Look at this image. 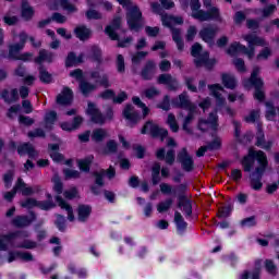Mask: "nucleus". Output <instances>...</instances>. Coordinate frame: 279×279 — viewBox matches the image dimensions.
Instances as JSON below:
<instances>
[{
  "mask_svg": "<svg viewBox=\"0 0 279 279\" xmlns=\"http://www.w3.org/2000/svg\"><path fill=\"white\" fill-rule=\"evenodd\" d=\"M257 162L258 167L254 169V163ZM241 165L245 173H250V182L253 191H260L263 189V175L269 167V160L267 159V154L263 150H254L250 148L247 155L241 159Z\"/></svg>",
  "mask_w": 279,
  "mask_h": 279,
  "instance_id": "obj_1",
  "label": "nucleus"
},
{
  "mask_svg": "<svg viewBox=\"0 0 279 279\" xmlns=\"http://www.w3.org/2000/svg\"><path fill=\"white\" fill-rule=\"evenodd\" d=\"M159 187L163 195H177L178 208H183L185 217H193V201L186 196L189 183H181L174 186H171L169 183H161Z\"/></svg>",
  "mask_w": 279,
  "mask_h": 279,
  "instance_id": "obj_2",
  "label": "nucleus"
},
{
  "mask_svg": "<svg viewBox=\"0 0 279 279\" xmlns=\"http://www.w3.org/2000/svg\"><path fill=\"white\" fill-rule=\"evenodd\" d=\"M208 88L213 97L216 99V107L214 111L209 113L207 119H201L198 121V128H201V125H210L211 130L217 132V130H219V108H223V106H226V98L220 94V92L223 90V86H221L219 83H216L208 85Z\"/></svg>",
  "mask_w": 279,
  "mask_h": 279,
  "instance_id": "obj_3",
  "label": "nucleus"
},
{
  "mask_svg": "<svg viewBox=\"0 0 279 279\" xmlns=\"http://www.w3.org/2000/svg\"><path fill=\"white\" fill-rule=\"evenodd\" d=\"M191 56L194 58L193 62L196 69L204 66L206 71H213L217 66V59L210 58V52L208 50L204 51V47L199 43L192 45Z\"/></svg>",
  "mask_w": 279,
  "mask_h": 279,
  "instance_id": "obj_4",
  "label": "nucleus"
},
{
  "mask_svg": "<svg viewBox=\"0 0 279 279\" xmlns=\"http://www.w3.org/2000/svg\"><path fill=\"white\" fill-rule=\"evenodd\" d=\"M258 75H260V68L256 65L253 68L251 76L243 81V86L246 88V90L254 88V99L263 104L266 97L265 90H263V88H265V81H263V78Z\"/></svg>",
  "mask_w": 279,
  "mask_h": 279,
  "instance_id": "obj_5",
  "label": "nucleus"
},
{
  "mask_svg": "<svg viewBox=\"0 0 279 279\" xmlns=\"http://www.w3.org/2000/svg\"><path fill=\"white\" fill-rule=\"evenodd\" d=\"M122 8H128L126 24L131 32H141L143 29V12L138 5L132 7V0H117Z\"/></svg>",
  "mask_w": 279,
  "mask_h": 279,
  "instance_id": "obj_6",
  "label": "nucleus"
},
{
  "mask_svg": "<svg viewBox=\"0 0 279 279\" xmlns=\"http://www.w3.org/2000/svg\"><path fill=\"white\" fill-rule=\"evenodd\" d=\"M86 114L95 125H106L107 121L114 120V109L112 107H107L104 114L101 109L93 101L87 104Z\"/></svg>",
  "mask_w": 279,
  "mask_h": 279,
  "instance_id": "obj_7",
  "label": "nucleus"
},
{
  "mask_svg": "<svg viewBox=\"0 0 279 279\" xmlns=\"http://www.w3.org/2000/svg\"><path fill=\"white\" fill-rule=\"evenodd\" d=\"M141 134H148L150 138H160V141H165V138L169 136V131L160 128V125L156 124L154 120H147L141 129Z\"/></svg>",
  "mask_w": 279,
  "mask_h": 279,
  "instance_id": "obj_8",
  "label": "nucleus"
},
{
  "mask_svg": "<svg viewBox=\"0 0 279 279\" xmlns=\"http://www.w3.org/2000/svg\"><path fill=\"white\" fill-rule=\"evenodd\" d=\"M192 16L199 21L201 23H206V21H214L215 23H222L223 17L221 16V10L218 7H208L206 11H198L192 13Z\"/></svg>",
  "mask_w": 279,
  "mask_h": 279,
  "instance_id": "obj_9",
  "label": "nucleus"
},
{
  "mask_svg": "<svg viewBox=\"0 0 279 279\" xmlns=\"http://www.w3.org/2000/svg\"><path fill=\"white\" fill-rule=\"evenodd\" d=\"M16 239H29V231L16 230L0 235V252H8V245H13Z\"/></svg>",
  "mask_w": 279,
  "mask_h": 279,
  "instance_id": "obj_10",
  "label": "nucleus"
},
{
  "mask_svg": "<svg viewBox=\"0 0 279 279\" xmlns=\"http://www.w3.org/2000/svg\"><path fill=\"white\" fill-rule=\"evenodd\" d=\"M17 38L19 43L9 46V54L7 56L9 60L17 61L19 57L21 56V51H23L25 49V45H27L29 35H27L25 31H22L19 33Z\"/></svg>",
  "mask_w": 279,
  "mask_h": 279,
  "instance_id": "obj_11",
  "label": "nucleus"
},
{
  "mask_svg": "<svg viewBox=\"0 0 279 279\" xmlns=\"http://www.w3.org/2000/svg\"><path fill=\"white\" fill-rule=\"evenodd\" d=\"M123 119L128 122L129 128H136L141 123L143 116L137 110H134L132 104H126L122 111Z\"/></svg>",
  "mask_w": 279,
  "mask_h": 279,
  "instance_id": "obj_12",
  "label": "nucleus"
},
{
  "mask_svg": "<svg viewBox=\"0 0 279 279\" xmlns=\"http://www.w3.org/2000/svg\"><path fill=\"white\" fill-rule=\"evenodd\" d=\"M38 219V216L36 215V211L31 210L28 211V215H17L15 216L11 223L14 226V228H29L34 221Z\"/></svg>",
  "mask_w": 279,
  "mask_h": 279,
  "instance_id": "obj_13",
  "label": "nucleus"
},
{
  "mask_svg": "<svg viewBox=\"0 0 279 279\" xmlns=\"http://www.w3.org/2000/svg\"><path fill=\"white\" fill-rule=\"evenodd\" d=\"M177 160L180 162L183 171H186V173H191V171L195 169V161L189 154L186 147H183L181 151L178 153Z\"/></svg>",
  "mask_w": 279,
  "mask_h": 279,
  "instance_id": "obj_14",
  "label": "nucleus"
},
{
  "mask_svg": "<svg viewBox=\"0 0 279 279\" xmlns=\"http://www.w3.org/2000/svg\"><path fill=\"white\" fill-rule=\"evenodd\" d=\"M219 28L213 26H205L198 32V37L206 43L208 47H215V38H217V33Z\"/></svg>",
  "mask_w": 279,
  "mask_h": 279,
  "instance_id": "obj_15",
  "label": "nucleus"
},
{
  "mask_svg": "<svg viewBox=\"0 0 279 279\" xmlns=\"http://www.w3.org/2000/svg\"><path fill=\"white\" fill-rule=\"evenodd\" d=\"M228 56H238V53H244L248 58H254V46H250V48L245 47L239 41L232 43L227 49Z\"/></svg>",
  "mask_w": 279,
  "mask_h": 279,
  "instance_id": "obj_16",
  "label": "nucleus"
},
{
  "mask_svg": "<svg viewBox=\"0 0 279 279\" xmlns=\"http://www.w3.org/2000/svg\"><path fill=\"white\" fill-rule=\"evenodd\" d=\"M171 105L173 108H181L182 110H191V108H197L195 104L191 102V99H189V95H186V93H182L177 98H172Z\"/></svg>",
  "mask_w": 279,
  "mask_h": 279,
  "instance_id": "obj_17",
  "label": "nucleus"
},
{
  "mask_svg": "<svg viewBox=\"0 0 279 279\" xmlns=\"http://www.w3.org/2000/svg\"><path fill=\"white\" fill-rule=\"evenodd\" d=\"M119 29H121V16H116L111 21L110 25L105 27V34L110 40H119Z\"/></svg>",
  "mask_w": 279,
  "mask_h": 279,
  "instance_id": "obj_18",
  "label": "nucleus"
},
{
  "mask_svg": "<svg viewBox=\"0 0 279 279\" xmlns=\"http://www.w3.org/2000/svg\"><path fill=\"white\" fill-rule=\"evenodd\" d=\"M49 10H66L68 12H77V7L71 4L69 0H49L48 1Z\"/></svg>",
  "mask_w": 279,
  "mask_h": 279,
  "instance_id": "obj_19",
  "label": "nucleus"
},
{
  "mask_svg": "<svg viewBox=\"0 0 279 279\" xmlns=\"http://www.w3.org/2000/svg\"><path fill=\"white\" fill-rule=\"evenodd\" d=\"M87 60H90V62H96L97 66H101V64H104V50H101L99 45L90 46Z\"/></svg>",
  "mask_w": 279,
  "mask_h": 279,
  "instance_id": "obj_20",
  "label": "nucleus"
},
{
  "mask_svg": "<svg viewBox=\"0 0 279 279\" xmlns=\"http://www.w3.org/2000/svg\"><path fill=\"white\" fill-rule=\"evenodd\" d=\"M158 84H165L168 86V90L175 92L180 88V83L178 78L173 77L171 74H160L157 78Z\"/></svg>",
  "mask_w": 279,
  "mask_h": 279,
  "instance_id": "obj_21",
  "label": "nucleus"
},
{
  "mask_svg": "<svg viewBox=\"0 0 279 279\" xmlns=\"http://www.w3.org/2000/svg\"><path fill=\"white\" fill-rule=\"evenodd\" d=\"M56 101L58 106H71L73 104V89L63 87L61 93L57 95Z\"/></svg>",
  "mask_w": 279,
  "mask_h": 279,
  "instance_id": "obj_22",
  "label": "nucleus"
},
{
  "mask_svg": "<svg viewBox=\"0 0 279 279\" xmlns=\"http://www.w3.org/2000/svg\"><path fill=\"white\" fill-rule=\"evenodd\" d=\"M175 8L173 0H159V2H151L150 10L154 14H162V10H172Z\"/></svg>",
  "mask_w": 279,
  "mask_h": 279,
  "instance_id": "obj_23",
  "label": "nucleus"
},
{
  "mask_svg": "<svg viewBox=\"0 0 279 279\" xmlns=\"http://www.w3.org/2000/svg\"><path fill=\"white\" fill-rule=\"evenodd\" d=\"M157 160H165L167 165L175 162V150L173 148L168 151L165 148H158L155 153Z\"/></svg>",
  "mask_w": 279,
  "mask_h": 279,
  "instance_id": "obj_24",
  "label": "nucleus"
},
{
  "mask_svg": "<svg viewBox=\"0 0 279 279\" xmlns=\"http://www.w3.org/2000/svg\"><path fill=\"white\" fill-rule=\"evenodd\" d=\"M256 147H260V149H265V151H271V147H274V141L268 140L265 141V132H263V129L258 128L256 133Z\"/></svg>",
  "mask_w": 279,
  "mask_h": 279,
  "instance_id": "obj_25",
  "label": "nucleus"
},
{
  "mask_svg": "<svg viewBox=\"0 0 279 279\" xmlns=\"http://www.w3.org/2000/svg\"><path fill=\"white\" fill-rule=\"evenodd\" d=\"M154 75H156V62L148 60L141 71V77L144 82H149L154 80Z\"/></svg>",
  "mask_w": 279,
  "mask_h": 279,
  "instance_id": "obj_26",
  "label": "nucleus"
},
{
  "mask_svg": "<svg viewBox=\"0 0 279 279\" xmlns=\"http://www.w3.org/2000/svg\"><path fill=\"white\" fill-rule=\"evenodd\" d=\"M17 154H19V156L27 155L28 158H31V160H34V158L38 157V151L34 147V145H32L29 142H25V143L19 145Z\"/></svg>",
  "mask_w": 279,
  "mask_h": 279,
  "instance_id": "obj_27",
  "label": "nucleus"
},
{
  "mask_svg": "<svg viewBox=\"0 0 279 279\" xmlns=\"http://www.w3.org/2000/svg\"><path fill=\"white\" fill-rule=\"evenodd\" d=\"M77 213V221L80 223H86L88 219H90V215H93V206L87 204H80L76 209Z\"/></svg>",
  "mask_w": 279,
  "mask_h": 279,
  "instance_id": "obj_28",
  "label": "nucleus"
},
{
  "mask_svg": "<svg viewBox=\"0 0 279 279\" xmlns=\"http://www.w3.org/2000/svg\"><path fill=\"white\" fill-rule=\"evenodd\" d=\"M16 258L24 260V263H32V260H34V255L29 252L10 251L8 256V263H14Z\"/></svg>",
  "mask_w": 279,
  "mask_h": 279,
  "instance_id": "obj_29",
  "label": "nucleus"
},
{
  "mask_svg": "<svg viewBox=\"0 0 279 279\" xmlns=\"http://www.w3.org/2000/svg\"><path fill=\"white\" fill-rule=\"evenodd\" d=\"M89 77L90 80H95V83L104 88H110L111 86L110 78L106 73L101 74L99 71L95 70L89 73Z\"/></svg>",
  "mask_w": 279,
  "mask_h": 279,
  "instance_id": "obj_30",
  "label": "nucleus"
},
{
  "mask_svg": "<svg viewBox=\"0 0 279 279\" xmlns=\"http://www.w3.org/2000/svg\"><path fill=\"white\" fill-rule=\"evenodd\" d=\"M53 58H56V53L48 51L47 49H40L38 56L34 59V62L35 64L43 66V62L51 64L53 62Z\"/></svg>",
  "mask_w": 279,
  "mask_h": 279,
  "instance_id": "obj_31",
  "label": "nucleus"
},
{
  "mask_svg": "<svg viewBox=\"0 0 279 279\" xmlns=\"http://www.w3.org/2000/svg\"><path fill=\"white\" fill-rule=\"evenodd\" d=\"M195 112H197V107H192L191 109H187V116L183 120L182 130L186 134H193V129H191L189 125L193 123L195 120Z\"/></svg>",
  "mask_w": 279,
  "mask_h": 279,
  "instance_id": "obj_32",
  "label": "nucleus"
},
{
  "mask_svg": "<svg viewBox=\"0 0 279 279\" xmlns=\"http://www.w3.org/2000/svg\"><path fill=\"white\" fill-rule=\"evenodd\" d=\"M73 33L75 38H77L82 43H86V40H88L90 38V35L93 34L90 28H87L86 25H77L74 28Z\"/></svg>",
  "mask_w": 279,
  "mask_h": 279,
  "instance_id": "obj_33",
  "label": "nucleus"
},
{
  "mask_svg": "<svg viewBox=\"0 0 279 279\" xmlns=\"http://www.w3.org/2000/svg\"><path fill=\"white\" fill-rule=\"evenodd\" d=\"M34 14H36L34 7L29 5V2L24 0L22 2V9H21V16L23 21H25L26 23H29V21L34 19Z\"/></svg>",
  "mask_w": 279,
  "mask_h": 279,
  "instance_id": "obj_34",
  "label": "nucleus"
},
{
  "mask_svg": "<svg viewBox=\"0 0 279 279\" xmlns=\"http://www.w3.org/2000/svg\"><path fill=\"white\" fill-rule=\"evenodd\" d=\"M54 199L60 208H62V210H66L68 219L70 221H75V214H73V207L71 206V204L66 203V201H64V198H62V196L60 195H57Z\"/></svg>",
  "mask_w": 279,
  "mask_h": 279,
  "instance_id": "obj_35",
  "label": "nucleus"
},
{
  "mask_svg": "<svg viewBox=\"0 0 279 279\" xmlns=\"http://www.w3.org/2000/svg\"><path fill=\"white\" fill-rule=\"evenodd\" d=\"M22 208H27V210H32V208H39L40 210H44L47 208V205L45 203H41L40 201H37L36 198L28 197L25 201L21 202Z\"/></svg>",
  "mask_w": 279,
  "mask_h": 279,
  "instance_id": "obj_36",
  "label": "nucleus"
},
{
  "mask_svg": "<svg viewBox=\"0 0 279 279\" xmlns=\"http://www.w3.org/2000/svg\"><path fill=\"white\" fill-rule=\"evenodd\" d=\"M78 88L83 97H90V93H94V90H97V85L92 84L88 81H81L78 84Z\"/></svg>",
  "mask_w": 279,
  "mask_h": 279,
  "instance_id": "obj_37",
  "label": "nucleus"
},
{
  "mask_svg": "<svg viewBox=\"0 0 279 279\" xmlns=\"http://www.w3.org/2000/svg\"><path fill=\"white\" fill-rule=\"evenodd\" d=\"M221 82L225 88H228L229 90H234V88H236V78L233 75H230L228 73H222Z\"/></svg>",
  "mask_w": 279,
  "mask_h": 279,
  "instance_id": "obj_38",
  "label": "nucleus"
},
{
  "mask_svg": "<svg viewBox=\"0 0 279 279\" xmlns=\"http://www.w3.org/2000/svg\"><path fill=\"white\" fill-rule=\"evenodd\" d=\"M172 40L175 43L178 51H184V39H182L180 28H172Z\"/></svg>",
  "mask_w": 279,
  "mask_h": 279,
  "instance_id": "obj_39",
  "label": "nucleus"
},
{
  "mask_svg": "<svg viewBox=\"0 0 279 279\" xmlns=\"http://www.w3.org/2000/svg\"><path fill=\"white\" fill-rule=\"evenodd\" d=\"M245 40L246 43H248V47H254V46L265 47V45H267V43L265 41V38H262L256 35H246Z\"/></svg>",
  "mask_w": 279,
  "mask_h": 279,
  "instance_id": "obj_40",
  "label": "nucleus"
},
{
  "mask_svg": "<svg viewBox=\"0 0 279 279\" xmlns=\"http://www.w3.org/2000/svg\"><path fill=\"white\" fill-rule=\"evenodd\" d=\"M38 71L39 81L41 84H51V82H53V76L51 75V73H49V71H47V69H45V65H39Z\"/></svg>",
  "mask_w": 279,
  "mask_h": 279,
  "instance_id": "obj_41",
  "label": "nucleus"
},
{
  "mask_svg": "<svg viewBox=\"0 0 279 279\" xmlns=\"http://www.w3.org/2000/svg\"><path fill=\"white\" fill-rule=\"evenodd\" d=\"M21 186H23V182L21 181V178H19L13 189L4 193L3 198L7 202H14V197H16V192L19 191V189H21Z\"/></svg>",
  "mask_w": 279,
  "mask_h": 279,
  "instance_id": "obj_42",
  "label": "nucleus"
},
{
  "mask_svg": "<svg viewBox=\"0 0 279 279\" xmlns=\"http://www.w3.org/2000/svg\"><path fill=\"white\" fill-rule=\"evenodd\" d=\"M106 136H108L106 129H95L92 132V141L94 143H102V141L106 140Z\"/></svg>",
  "mask_w": 279,
  "mask_h": 279,
  "instance_id": "obj_43",
  "label": "nucleus"
},
{
  "mask_svg": "<svg viewBox=\"0 0 279 279\" xmlns=\"http://www.w3.org/2000/svg\"><path fill=\"white\" fill-rule=\"evenodd\" d=\"M160 162H155L151 167V183L154 186L160 184Z\"/></svg>",
  "mask_w": 279,
  "mask_h": 279,
  "instance_id": "obj_44",
  "label": "nucleus"
},
{
  "mask_svg": "<svg viewBox=\"0 0 279 279\" xmlns=\"http://www.w3.org/2000/svg\"><path fill=\"white\" fill-rule=\"evenodd\" d=\"M265 106H266V111H265L266 121H274L277 114L276 106L271 101H266Z\"/></svg>",
  "mask_w": 279,
  "mask_h": 279,
  "instance_id": "obj_45",
  "label": "nucleus"
},
{
  "mask_svg": "<svg viewBox=\"0 0 279 279\" xmlns=\"http://www.w3.org/2000/svg\"><path fill=\"white\" fill-rule=\"evenodd\" d=\"M54 226L59 232H66V217L62 214H56Z\"/></svg>",
  "mask_w": 279,
  "mask_h": 279,
  "instance_id": "obj_46",
  "label": "nucleus"
},
{
  "mask_svg": "<svg viewBox=\"0 0 279 279\" xmlns=\"http://www.w3.org/2000/svg\"><path fill=\"white\" fill-rule=\"evenodd\" d=\"M158 110H163V112H169L171 110V96L165 95L161 101L156 105Z\"/></svg>",
  "mask_w": 279,
  "mask_h": 279,
  "instance_id": "obj_47",
  "label": "nucleus"
},
{
  "mask_svg": "<svg viewBox=\"0 0 279 279\" xmlns=\"http://www.w3.org/2000/svg\"><path fill=\"white\" fill-rule=\"evenodd\" d=\"M174 221L177 223V230H180L181 232H184V230L189 228V223L184 221V217H182L180 211L174 213Z\"/></svg>",
  "mask_w": 279,
  "mask_h": 279,
  "instance_id": "obj_48",
  "label": "nucleus"
},
{
  "mask_svg": "<svg viewBox=\"0 0 279 279\" xmlns=\"http://www.w3.org/2000/svg\"><path fill=\"white\" fill-rule=\"evenodd\" d=\"M93 165V158L86 157L84 159H81L77 161V166L80 171H83L84 173L90 172V166Z\"/></svg>",
  "mask_w": 279,
  "mask_h": 279,
  "instance_id": "obj_49",
  "label": "nucleus"
},
{
  "mask_svg": "<svg viewBox=\"0 0 279 279\" xmlns=\"http://www.w3.org/2000/svg\"><path fill=\"white\" fill-rule=\"evenodd\" d=\"M117 151H119V144L114 140H109L106 143L104 154H117Z\"/></svg>",
  "mask_w": 279,
  "mask_h": 279,
  "instance_id": "obj_50",
  "label": "nucleus"
},
{
  "mask_svg": "<svg viewBox=\"0 0 279 279\" xmlns=\"http://www.w3.org/2000/svg\"><path fill=\"white\" fill-rule=\"evenodd\" d=\"M232 210L233 207L230 204L221 207L217 213L218 219H228L232 215Z\"/></svg>",
  "mask_w": 279,
  "mask_h": 279,
  "instance_id": "obj_51",
  "label": "nucleus"
},
{
  "mask_svg": "<svg viewBox=\"0 0 279 279\" xmlns=\"http://www.w3.org/2000/svg\"><path fill=\"white\" fill-rule=\"evenodd\" d=\"M167 124L169 125L171 132H180V125L178 124V120L175 119V114L169 113L167 119Z\"/></svg>",
  "mask_w": 279,
  "mask_h": 279,
  "instance_id": "obj_52",
  "label": "nucleus"
},
{
  "mask_svg": "<svg viewBox=\"0 0 279 279\" xmlns=\"http://www.w3.org/2000/svg\"><path fill=\"white\" fill-rule=\"evenodd\" d=\"M17 250H36L38 243L32 240H24L22 243L15 245Z\"/></svg>",
  "mask_w": 279,
  "mask_h": 279,
  "instance_id": "obj_53",
  "label": "nucleus"
},
{
  "mask_svg": "<svg viewBox=\"0 0 279 279\" xmlns=\"http://www.w3.org/2000/svg\"><path fill=\"white\" fill-rule=\"evenodd\" d=\"M265 269L267 274H270V276H276L278 274V266H276L274 259L265 260Z\"/></svg>",
  "mask_w": 279,
  "mask_h": 279,
  "instance_id": "obj_54",
  "label": "nucleus"
},
{
  "mask_svg": "<svg viewBox=\"0 0 279 279\" xmlns=\"http://www.w3.org/2000/svg\"><path fill=\"white\" fill-rule=\"evenodd\" d=\"M2 180L5 189H10L12 186V182H14V170H8L7 173L3 174Z\"/></svg>",
  "mask_w": 279,
  "mask_h": 279,
  "instance_id": "obj_55",
  "label": "nucleus"
},
{
  "mask_svg": "<svg viewBox=\"0 0 279 279\" xmlns=\"http://www.w3.org/2000/svg\"><path fill=\"white\" fill-rule=\"evenodd\" d=\"M205 147H207L208 151H217L221 149V140H219V137H216L211 142H208Z\"/></svg>",
  "mask_w": 279,
  "mask_h": 279,
  "instance_id": "obj_56",
  "label": "nucleus"
},
{
  "mask_svg": "<svg viewBox=\"0 0 279 279\" xmlns=\"http://www.w3.org/2000/svg\"><path fill=\"white\" fill-rule=\"evenodd\" d=\"M247 20V15L243 11H236L233 15L234 25H243Z\"/></svg>",
  "mask_w": 279,
  "mask_h": 279,
  "instance_id": "obj_57",
  "label": "nucleus"
},
{
  "mask_svg": "<svg viewBox=\"0 0 279 279\" xmlns=\"http://www.w3.org/2000/svg\"><path fill=\"white\" fill-rule=\"evenodd\" d=\"M77 66L76 54L73 51H70L65 58V69H71Z\"/></svg>",
  "mask_w": 279,
  "mask_h": 279,
  "instance_id": "obj_58",
  "label": "nucleus"
},
{
  "mask_svg": "<svg viewBox=\"0 0 279 279\" xmlns=\"http://www.w3.org/2000/svg\"><path fill=\"white\" fill-rule=\"evenodd\" d=\"M95 185L105 186L104 178H106V170L101 169L99 172H94Z\"/></svg>",
  "mask_w": 279,
  "mask_h": 279,
  "instance_id": "obj_59",
  "label": "nucleus"
},
{
  "mask_svg": "<svg viewBox=\"0 0 279 279\" xmlns=\"http://www.w3.org/2000/svg\"><path fill=\"white\" fill-rule=\"evenodd\" d=\"M28 138H47V133L45 130L37 128L34 131L27 133Z\"/></svg>",
  "mask_w": 279,
  "mask_h": 279,
  "instance_id": "obj_60",
  "label": "nucleus"
},
{
  "mask_svg": "<svg viewBox=\"0 0 279 279\" xmlns=\"http://www.w3.org/2000/svg\"><path fill=\"white\" fill-rule=\"evenodd\" d=\"M172 205H173V199L167 198L165 202H160L157 205V210L158 213H167V210H169V208H171Z\"/></svg>",
  "mask_w": 279,
  "mask_h": 279,
  "instance_id": "obj_61",
  "label": "nucleus"
},
{
  "mask_svg": "<svg viewBox=\"0 0 279 279\" xmlns=\"http://www.w3.org/2000/svg\"><path fill=\"white\" fill-rule=\"evenodd\" d=\"M256 216H251L241 220L240 226L242 228H254L256 226Z\"/></svg>",
  "mask_w": 279,
  "mask_h": 279,
  "instance_id": "obj_62",
  "label": "nucleus"
},
{
  "mask_svg": "<svg viewBox=\"0 0 279 279\" xmlns=\"http://www.w3.org/2000/svg\"><path fill=\"white\" fill-rule=\"evenodd\" d=\"M193 82H195V77H193V76L184 77V84H185L187 90H190V93H197V86H195L193 84Z\"/></svg>",
  "mask_w": 279,
  "mask_h": 279,
  "instance_id": "obj_63",
  "label": "nucleus"
},
{
  "mask_svg": "<svg viewBox=\"0 0 279 279\" xmlns=\"http://www.w3.org/2000/svg\"><path fill=\"white\" fill-rule=\"evenodd\" d=\"M263 266V259L255 260V267L252 272V279H260V267Z\"/></svg>",
  "mask_w": 279,
  "mask_h": 279,
  "instance_id": "obj_64",
  "label": "nucleus"
}]
</instances>
